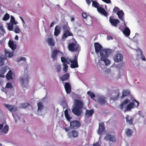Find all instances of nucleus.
Instances as JSON below:
<instances>
[{"instance_id": "680f3d73", "label": "nucleus", "mask_w": 146, "mask_h": 146, "mask_svg": "<svg viewBox=\"0 0 146 146\" xmlns=\"http://www.w3.org/2000/svg\"><path fill=\"white\" fill-rule=\"evenodd\" d=\"M107 38L108 40L113 39V38L111 36H107Z\"/></svg>"}, {"instance_id": "a878e982", "label": "nucleus", "mask_w": 146, "mask_h": 146, "mask_svg": "<svg viewBox=\"0 0 146 146\" xmlns=\"http://www.w3.org/2000/svg\"><path fill=\"white\" fill-rule=\"evenodd\" d=\"M137 53L140 56V58L141 59L144 61H145L146 59L145 57L143 55L142 51L140 49H139L137 50Z\"/></svg>"}, {"instance_id": "9d476101", "label": "nucleus", "mask_w": 146, "mask_h": 146, "mask_svg": "<svg viewBox=\"0 0 146 146\" xmlns=\"http://www.w3.org/2000/svg\"><path fill=\"white\" fill-rule=\"evenodd\" d=\"M97 101L101 105H104L107 104V100L105 97L103 96H100L98 97Z\"/></svg>"}, {"instance_id": "4468645a", "label": "nucleus", "mask_w": 146, "mask_h": 146, "mask_svg": "<svg viewBox=\"0 0 146 146\" xmlns=\"http://www.w3.org/2000/svg\"><path fill=\"white\" fill-rule=\"evenodd\" d=\"M109 21L113 26L115 27H117V24L120 23V21L118 19H114L111 17L110 18Z\"/></svg>"}, {"instance_id": "4d7b16f0", "label": "nucleus", "mask_w": 146, "mask_h": 146, "mask_svg": "<svg viewBox=\"0 0 146 146\" xmlns=\"http://www.w3.org/2000/svg\"><path fill=\"white\" fill-rule=\"evenodd\" d=\"M87 16V14L85 13H83L82 14V16L84 18H86Z\"/></svg>"}, {"instance_id": "c9c22d12", "label": "nucleus", "mask_w": 146, "mask_h": 146, "mask_svg": "<svg viewBox=\"0 0 146 146\" xmlns=\"http://www.w3.org/2000/svg\"><path fill=\"white\" fill-rule=\"evenodd\" d=\"M130 94V91L128 90H123V94L121 97V98H123L126 96Z\"/></svg>"}, {"instance_id": "37998d69", "label": "nucleus", "mask_w": 146, "mask_h": 146, "mask_svg": "<svg viewBox=\"0 0 146 146\" xmlns=\"http://www.w3.org/2000/svg\"><path fill=\"white\" fill-rule=\"evenodd\" d=\"M87 94L92 98L94 99V98H95V95L91 91H88L87 92Z\"/></svg>"}, {"instance_id": "774afa93", "label": "nucleus", "mask_w": 146, "mask_h": 146, "mask_svg": "<svg viewBox=\"0 0 146 146\" xmlns=\"http://www.w3.org/2000/svg\"><path fill=\"white\" fill-rule=\"evenodd\" d=\"M23 23H25V22L23 19L21 17H19Z\"/></svg>"}, {"instance_id": "6e6d98bb", "label": "nucleus", "mask_w": 146, "mask_h": 146, "mask_svg": "<svg viewBox=\"0 0 146 146\" xmlns=\"http://www.w3.org/2000/svg\"><path fill=\"white\" fill-rule=\"evenodd\" d=\"M0 29L3 35H4V33H5V31L4 29L3 26L0 27Z\"/></svg>"}, {"instance_id": "f3484780", "label": "nucleus", "mask_w": 146, "mask_h": 146, "mask_svg": "<svg viewBox=\"0 0 146 146\" xmlns=\"http://www.w3.org/2000/svg\"><path fill=\"white\" fill-rule=\"evenodd\" d=\"M117 14L118 16V18L119 19L122 21L123 23L125 22L124 17V14L122 10H121L118 11L117 12Z\"/></svg>"}, {"instance_id": "4be33fe9", "label": "nucleus", "mask_w": 146, "mask_h": 146, "mask_svg": "<svg viewBox=\"0 0 146 146\" xmlns=\"http://www.w3.org/2000/svg\"><path fill=\"white\" fill-rule=\"evenodd\" d=\"M65 90L68 94H69L71 91V86L70 84L68 82H67L64 85Z\"/></svg>"}, {"instance_id": "0e129e2a", "label": "nucleus", "mask_w": 146, "mask_h": 146, "mask_svg": "<svg viewBox=\"0 0 146 146\" xmlns=\"http://www.w3.org/2000/svg\"><path fill=\"white\" fill-rule=\"evenodd\" d=\"M54 22H52L50 25V27H52L54 24Z\"/></svg>"}, {"instance_id": "13d9d810", "label": "nucleus", "mask_w": 146, "mask_h": 146, "mask_svg": "<svg viewBox=\"0 0 146 146\" xmlns=\"http://www.w3.org/2000/svg\"><path fill=\"white\" fill-rule=\"evenodd\" d=\"M93 146H101L99 142L98 141L96 142V143L93 144Z\"/></svg>"}, {"instance_id": "cd10ccee", "label": "nucleus", "mask_w": 146, "mask_h": 146, "mask_svg": "<svg viewBox=\"0 0 146 146\" xmlns=\"http://www.w3.org/2000/svg\"><path fill=\"white\" fill-rule=\"evenodd\" d=\"M8 45L9 47L13 50H15L16 48V46L13 41L9 40L8 42Z\"/></svg>"}, {"instance_id": "ddd939ff", "label": "nucleus", "mask_w": 146, "mask_h": 146, "mask_svg": "<svg viewBox=\"0 0 146 146\" xmlns=\"http://www.w3.org/2000/svg\"><path fill=\"white\" fill-rule=\"evenodd\" d=\"M80 125V122L77 121H72L70 123V127L71 129H76Z\"/></svg>"}, {"instance_id": "5fc2aeb1", "label": "nucleus", "mask_w": 146, "mask_h": 146, "mask_svg": "<svg viewBox=\"0 0 146 146\" xmlns=\"http://www.w3.org/2000/svg\"><path fill=\"white\" fill-rule=\"evenodd\" d=\"M103 2L108 4H110L111 2L110 0H102Z\"/></svg>"}, {"instance_id": "09e8293b", "label": "nucleus", "mask_w": 146, "mask_h": 146, "mask_svg": "<svg viewBox=\"0 0 146 146\" xmlns=\"http://www.w3.org/2000/svg\"><path fill=\"white\" fill-rule=\"evenodd\" d=\"M120 9L119 8L117 7H115L113 9V11L115 13H117V12L118 11H120Z\"/></svg>"}, {"instance_id": "79ce46f5", "label": "nucleus", "mask_w": 146, "mask_h": 146, "mask_svg": "<svg viewBox=\"0 0 146 146\" xmlns=\"http://www.w3.org/2000/svg\"><path fill=\"white\" fill-rule=\"evenodd\" d=\"M9 15L7 13L4 16L3 18H2V20L5 21H7L9 19Z\"/></svg>"}, {"instance_id": "f8f14e48", "label": "nucleus", "mask_w": 146, "mask_h": 146, "mask_svg": "<svg viewBox=\"0 0 146 146\" xmlns=\"http://www.w3.org/2000/svg\"><path fill=\"white\" fill-rule=\"evenodd\" d=\"M3 105L10 112H15L17 110V108L15 106L6 104Z\"/></svg>"}, {"instance_id": "49530a36", "label": "nucleus", "mask_w": 146, "mask_h": 146, "mask_svg": "<svg viewBox=\"0 0 146 146\" xmlns=\"http://www.w3.org/2000/svg\"><path fill=\"white\" fill-rule=\"evenodd\" d=\"M63 29L65 31H68L69 30V28L66 25H64L63 26Z\"/></svg>"}, {"instance_id": "338daca9", "label": "nucleus", "mask_w": 146, "mask_h": 146, "mask_svg": "<svg viewBox=\"0 0 146 146\" xmlns=\"http://www.w3.org/2000/svg\"><path fill=\"white\" fill-rule=\"evenodd\" d=\"M19 37L17 35H16L15 37V39L16 40H18Z\"/></svg>"}, {"instance_id": "2eb2a0df", "label": "nucleus", "mask_w": 146, "mask_h": 146, "mask_svg": "<svg viewBox=\"0 0 146 146\" xmlns=\"http://www.w3.org/2000/svg\"><path fill=\"white\" fill-rule=\"evenodd\" d=\"M68 136L69 137L71 138L72 137L76 138L78 136V132L75 130H72L68 133Z\"/></svg>"}, {"instance_id": "aec40b11", "label": "nucleus", "mask_w": 146, "mask_h": 146, "mask_svg": "<svg viewBox=\"0 0 146 146\" xmlns=\"http://www.w3.org/2000/svg\"><path fill=\"white\" fill-rule=\"evenodd\" d=\"M104 139L105 140H109L112 141H115L116 140V138L113 135L109 134L107 135L104 137Z\"/></svg>"}, {"instance_id": "052dcab7", "label": "nucleus", "mask_w": 146, "mask_h": 146, "mask_svg": "<svg viewBox=\"0 0 146 146\" xmlns=\"http://www.w3.org/2000/svg\"><path fill=\"white\" fill-rule=\"evenodd\" d=\"M97 68L99 70H102V68L100 66V65H99L98 64H97Z\"/></svg>"}, {"instance_id": "dca6fc26", "label": "nucleus", "mask_w": 146, "mask_h": 146, "mask_svg": "<svg viewBox=\"0 0 146 146\" xmlns=\"http://www.w3.org/2000/svg\"><path fill=\"white\" fill-rule=\"evenodd\" d=\"M125 119L127 123L129 125H131L133 124L134 118L133 116L127 115L125 117Z\"/></svg>"}, {"instance_id": "a19ab883", "label": "nucleus", "mask_w": 146, "mask_h": 146, "mask_svg": "<svg viewBox=\"0 0 146 146\" xmlns=\"http://www.w3.org/2000/svg\"><path fill=\"white\" fill-rule=\"evenodd\" d=\"M6 78L8 79H12L13 78L12 74V71L11 70H9L8 73L6 75Z\"/></svg>"}, {"instance_id": "0eeeda50", "label": "nucleus", "mask_w": 146, "mask_h": 146, "mask_svg": "<svg viewBox=\"0 0 146 146\" xmlns=\"http://www.w3.org/2000/svg\"><path fill=\"white\" fill-rule=\"evenodd\" d=\"M139 105V102L137 100H134L132 102H130L127 105L126 107V109L125 111H131V109H133L135 107L138 106Z\"/></svg>"}, {"instance_id": "c85d7f7f", "label": "nucleus", "mask_w": 146, "mask_h": 146, "mask_svg": "<svg viewBox=\"0 0 146 146\" xmlns=\"http://www.w3.org/2000/svg\"><path fill=\"white\" fill-rule=\"evenodd\" d=\"M54 68L56 72L59 73L61 70V66L60 64L57 63L54 66Z\"/></svg>"}, {"instance_id": "864d4df0", "label": "nucleus", "mask_w": 146, "mask_h": 146, "mask_svg": "<svg viewBox=\"0 0 146 146\" xmlns=\"http://www.w3.org/2000/svg\"><path fill=\"white\" fill-rule=\"evenodd\" d=\"M5 39L4 38H2L1 40H0V44H3L5 41Z\"/></svg>"}, {"instance_id": "39448f33", "label": "nucleus", "mask_w": 146, "mask_h": 146, "mask_svg": "<svg viewBox=\"0 0 146 146\" xmlns=\"http://www.w3.org/2000/svg\"><path fill=\"white\" fill-rule=\"evenodd\" d=\"M30 78V75L27 72V70H25L24 74L20 78L21 83L22 86L24 87H26Z\"/></svg>"}, {"instance_id": "8fccbe9b", "label": "nucleus", "mask_w": 146, "mask_h": 146, "mask_svg": "<svg viewBox=\"0 0 146 146\" xmlns=\"http://www.w3.org/2000/svg\"><path fill=\"white\" fill-rule=\"evenodd\" d=\"M12 87V85L10 83H7L6 85V88L9 89Z\"/></svg>"}, {"instance_id": "603ef678", "label": "nucleus", "mask_w": 146, "mask_h": 146, "mask_svg": "<svg viewBox=\"0 0 146 146\" xmlns=\"http://www.w3.org/2000/svg\"><path fill=\"white\" fill-rule=\"evenodd\" d=\"M28 105V103H23L20 105V107L23 108H25Z\"/></svg>"}, {"instance_id": "b1692460", "label": "nucleus", "mask_w": 146, "mask_h": 146, "mask_svg": "<svg viewBox=\"0 0 146 146\" xmlns=\"http://www.w3.org/2000/svg\"><path fill=\"white\" fill-rule=\"evenodd\" d=\"M94 113V110H86L85 116L87 117H89L91 116Z\"/></svg>"}, {"instance_id": "f03ea898", "label": "nucleus", "mask_w": 146, "mask_h": 146, "mask_svg": "<svg viewBox=\"0 0 146 146\" xmlns=\"http://www.w3.org/2000/svg\"><path fill=\"white\" fill-rule=\"evenodd\" d=\"M74 103V107L72 109V112L76 115L80 116L82 112V109L83 107V104L79 100H75Z\"/></svg>"}, {"instance_id": "7c9ffc66", "label": "nucleus", "mask_w": 146, "mask_h": 146, "mask_svg": "<svg viewBox=\"0 0 146 146\" xmlns=\"http://www.w3.org/2000/svg\"><path fill=\"white\" fill-rule=\"evenodd\" d=\"M5 53L7 57L9 58L11 57L13 55V52H11L9 50L7 49H5Z\"/></svg>"}, {"instance_id": "de8ad7c7", "label": "nucleus", "mask_w": 146, "mask_h": 146, "mask_svg": "<svg viewBox=\"0 0 146 146\" xmlns=\"http://www.w3.org/2000/svg\"><path fill=\"white\" fill-rule=\"evenodd\" d=\"M119 95V93H117L116 96L115 97H111V100H112L114 101H115V100H117L118 98Z\"/></svg>"}, {"instance_id": "423d86ee", "label": "nucleus", "mask_w": 146, "mask_h": 146, "mask_svg": "<svg viewBox=\"0 0 146 146\" xmlns=\"http://www.w3.org/2000/svg\"><path fill=\"white\" fill-rule=\"evenodd\" d=\"M70 43L68 45V49L70 51H76L78 53L80 50V48L79 45L77 43L74 39H72L70 40Z\"/></svg>"}, {"instance_id": "9b49d317", "label": "nucleus", "mask_w": 146, "mask_h": 146, "mask_svg": "<svg viewBox=\"0 0 146 146\" xmlns=\"http://www.w3.org/2000/svg\"><path fill=\"white\" fill-rule=\"evenodd\" d=\"M130 102V100L129 99H126L122 102L119 105L120 108L122 110L124 109L125 111L126 109V107L128 104Z\"/></svg>"}, {"instance_id": "3c124183", "label": "nucleus", "mask_w": 146, "mask_h": 146, "mask_svg": "<svg viewBox=\"0 0 146 146\" xmlns=\"http://www.w3.org/2000/svg\"><path fill=\"white\" fill-rule=\"evenodd\" d=\"M57 55L58 56H60L61 57H61H63V56L64 54L63 53L60 51L58 50H57Z\"/></svg>"}, {"instance_id": "e433bc0d", "label": "nucleus", "mask_w": 146, "mask_h": 146, "mask_svg": "<svg viewBox=\"0 0 146 146\" xmlns=\"http://www.w3.org/2000/svg\"><path fill=\"white\" fill-rule=\"evenodd\" d=\"M62 70L64 72H67L68 68V66L65 63L62 64Z\"/></svg>"}, {"instance_id": "bf43d9fd", "label": "nucleus", "mask_w": 146, "mask_h": 146, "mask_svg": "<svg viewBox=\"0 0 146 146\" xmlns=\"http://www.w3.org/2000/svg\"><path fill=\"white\" fill-rule=\"evenodd\" d=\"M86 1L88 5L91 4V2L92 1L91 0H86Z\"/></svg>"}, {"instance_id": "f257e3e1", "label": "nucleus", "mask_w": 146, "mask_h": 146, "mask_svg": "<svg viewBox=\"0 0 146 146\" xmlns=\"http://www.w3.org/2000/svg\"><path fill=\"white\" fill-rule=\"evenodd\" d=\"M95 50L96 53L100 52V56L99 63L100 64L101 62H103L106 66L110 64V61L108 59V57L111 53V51L108 49H103L102 46L98 43L94 44Z\"/></svg>"}, {"instance_id": "6ab92c4d", "label": "nucleus", "mask_w": 146, "mask_h": 146, "mask_svg": "<svg viewBox=\"0 0 146 146\" xmlns=\"http://www.w3.org/2000/svg\"><path fill=\"white\" fill-rule=\"evenodd\" d=\"M123 60V56L120 53L117 54L115 57V61L117 62H121Z\"/></svg>"}, {"instance_id": "ea45409f", "label": "nucleus", "mask_w": 146, "mask_h": 146, "mask_svg": "<svg viewBox=\"0 0 146 146\" xmlns=\"http://www.w3.org/2000/svg\"><path fill=\"white\" fill-rule=\"evenodd\" d=\"M6 59V57L4 56L0 57V66L3 65L4 64V61Z\"/></svg>"}, {"instance_id": "a18cd8bd", "label": "nucleus", "mask_w": 146, "mask_h": 146, "mask_svg": "<svg viewBox=\"0 0 146 146\" xmlns=\"http://www.w3.org/2000/svg\"><path fill=\"white\" fill-rule=\"evenodd\" d=\"M6 71V69L4 68H3L2 71H1V72L2 74H0V77H4V76L3 75V74Z\"/></svg>"}, {"instance_id": "c756f323", "label": "nucleus", "mask_w": 146, "mask_h": 146, "mask_svg": "<svg viewBox=\"0 0 146 146\" xmlns=\"http://www.w3.org/2000/svg\"><path fill=\"white\" fill-rule=\"evenodd\" d=\"M104 126L103 123H100L99 124V128L98 133L100 134L102 131L104 130Z\"/></svg>"}, {"instance_id": "7ed1b4c3", "label": "nucleus", "mask_w": 146, "mask_h": 146, "mask_svg": "<svg viewBox=\"0 0 146 146\" xmlns=\"http://www.w3.org/2000/svg\"><path fill=\"white\" fill-rule=\"evenodd\" d=\"M18 23L17 22L15 21L14 17L12 15H11L10 22L7 23V29L9 31H12L14 25H16ZM13 29L14 30V31L16 33H18L20 32V29L18 27L17 25H15Z\"/></svg>"}, {"instance_id": "f704fd0d", "label": "nucleus", "mask_w": 146, "mask_h": 146, "mask_svg": "<svg viewBox=\"0 0 146 146\" xmlns=\"http://www.w3.org/2000/svg\"><path fill=\"white\" fill-rule=\"evenodd\" d=\"M38 108L37 111H40L44 108V106L40 102L37 103Z\"/></svg>"}, {"instance_id": "69168bd1", "label": "nucleus", "mask_w": 146, "mask_h": 146, "mask_svg": "<svg viewBox=\"0 0 146 146\" xmlns=\"http://www.w3.org/2000/svg\"><path fill=\"white\" fill-rule=\"evenodd\" d=\"M64 129L66 132L68 131L69 130V129L67 128H64Z\"/></svg>"}, {"instance_id": "4c0bfd02", "label": "nucleus", "mask_w": 146, "mask_h": 146, "mask_svg": "<svg viewBox=\"0 0 146 146\" xmlns=\"http://www.w3.org/2000/svg\"><path fill=\"white\" fill-rule=\"evenodd\" d=\"M17 61L18 62L22 61L24 63H25L26 61V59L25 57H20L17 58Z\"/></svg>"}, {"instance_id": "e2e57ef3", "label": "nucleus", "mask_w": 146, "mask_h": 146, "mask_svg": "<svg viewBox=\"0 0 146 146\" xmlns=\"http://www.w3.org/2000/svg\"><path fill=\"white\" fill-rule=\"evenodd\" d=\"M110 72V69H108L106 70V72L107 73H109V72Z\"/></svg>"}, {"instance_id": "6e6552de", "label": "nucleus", "mask_w": 146, "mask_h": 146, "mask_svg": "<svg viewBox=\"0 0 146 146\" xmlns=\"http://www.w3.org/2000/svg\"><path fill=\"white\" fill-rule=\"evenodd\" d=\"M123 28H122L121 26H119L118 29L121 31L126 36H129L130 33V30L129 29L127 26V24L125 22L123 23Z\"/></svg>"}, {"instance_id": "2f4dec72", "label": "nucleus", "mask_w": 146, "mask_h": 146, "mask_svg": "<svg viewBox=\"0 0 146 146\" xmlns=\"http://www.w3.org/2000/svg\"><path fill=\"white\" fill-rule=\"evenodd\" d=\"M126 134L128 137H131L133 131L129 129H127L125 130Z\"/></svg>"}, {"instance_id": "c03bdc74", "label": "nucleus", "mask_w": 146, "mask_h": 146, "mask_svg": "<svg viewBox=\"0 0 146 146\" xmlns=\"http://www.w3.org/2000/svg\"><path fill=\"white\" fill-rule=\"evenodd\" d=\"M137 114L140 116V117L144 118L145 117V115L141 111H139Z\"/></svg>"}, {"instance_id": "1a4fd4ad", "label": "nucleus", "mask_w": 146, "mask_h": 146, "mask_svg": "<svg viewBox=\"0 0 146 146\" xmlns=\"http://www.w3.org/2000/svg\"><path fill=\"white\" fill-rule=\"evenodd\" d=\"M3 126V124H0V132L1 134L3 135L7 133L9 129L7 125H5L4 127Z\"/></svg>"}, {"instance_id": "72a5a7b5", "label": "nucleus", "mask_w": 146, "mask_h": 146, "mask_svg": "<svg viewBox=\"0 0 146 146\" xmlns=\"http://www.w3.org/2000/svg\"><path fill=\"white\" fill-rule=\"evenodd\" d=\"M70 76V74L69 73H66L64 75L61 77L62 80L63 81L68 79Z\"/></svg>"}, {"instance_id": "473e14b6", "label": "nucleus", "mask_w": 146, "mask_h": 146, "mask_svg": "<svg viewBox=\"0 0 146 146\" xmlns=\"http://www.w3.org/2000/svg\"><path fill=\"white\" fill-rule=\"evenodd\" d=\"M64 113L66 118L68 121H70L72 119V117H70L69 115L68 111L66 109L64 111Z\"/></svg>"}, {"instance_id": "bb28decb", "label": "nucleus", "mask_w": 146, "mask_h": 146, "mask_svg": "<svg viewBox=\"0 0 146 146\" xmlns=\"http://www.w3.org/2000/svg\"><path fill=\"white\" fill-rule=\"evenodd\" d=\"M47 42L48 44L51 46H54L55 45L54 40L52 38H49L47 40Z\"/></svg>"}, {"instance_id": "58836bf2", "label": "nucleus", "mask_w": 146, "mask_h": 146, "mask_svg": "<svg viewBox=\"0 0 146 146\" xmlns=\"http://www.w3.org/2000/svg\"><path fill=\"white\" fill-rule=\"evenodd\" d=\"M91 1L92 2V7L96 8L97 9L100 6L97 2L93 1L92 0H91Z\"/></svg>"}, {"instance_id": "393cba45", "label": "nucleus", "mask_w": 146, "mask_h": 146, "mask_svg": "<svg viewBox=\"0 0 146 146\" xmlns=\"http://www.w3.org/2000/svg\"><path fill=\"white\" fill-rule=\"evenodd\" d=\"M57 50H53L52 52L51 57L53 60H56L57 55Z\"/></svg>"}, {"instance_id": "5701e85b", "label": "nucleus", "mask_w": 146, "mask_h": 146, "mask_svg": "<svg viewBox=\"0 0 146 146\" xmlns=\"http://www.w3.org/2000/svg\"><path fill=\"white\" fill-rule=\"evenodd\" d=\"M72 35V34L69 31H65L63 35L62 39L63 40H64L68 36Z\"/></svg>"}, {"instance_id": "20e7f679", "label": "nucleus", "mask_w": 146, "mask_h": 146, "mask_svg": "<svg viewBox=\"0 0 146 146\" xmlns=\"http://www.w3.org/2000/svg\"><path fill=\"white\" fill-rule=\"evenodd\" d=\"M77 57L76 56L74 59H69L61 57V60L63 63L69 64V62H70L71 63L70 67L72 68H77L78 67V64Z\"/></svg>"}, {"instance_id": "412c9836", "label": "nucleus", "mask_w": 146, "mask_h": 146, "mask_svg": "<svg viewBox=\"0 0 146 146\" xmlns=\"http://www.w3.org/2000/svg\"><path fill=\"white\" fill-rule=\"evenodd\" d=\"M61 28L59 26H56L55 27L54 32V35L56 36H58L60 33Z\"/></svg>"}, {"instance_id": "a211bd4d", "label": "nucleus", "mask_w": 146, "mask_h": 146, "mask_svg": "<svg viewBox=\"0 0 146 146\" xmlns=\"http://www.w3.org/2000/svg\"><path fill=\"white\" fill-rule=\"evenodd\" d=\"M97 9L99 13L106 17L107 16V13L106 12L105 10L100 6Z\"/></svg>"}]
</instances>
